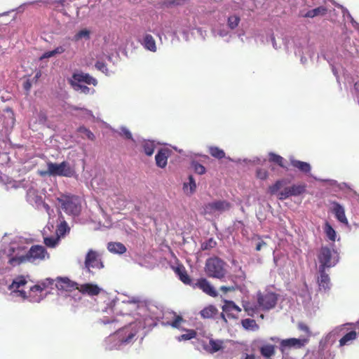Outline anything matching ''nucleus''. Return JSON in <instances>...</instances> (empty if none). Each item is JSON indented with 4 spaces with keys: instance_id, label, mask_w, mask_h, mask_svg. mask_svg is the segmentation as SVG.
I'll list each match as a JSON object with an SVG mask.
<instances>
[{
    "instance_id": "c03bdc74",
    "label": "nucleus",
    "mask_w": 359,
    "mask_h": 359,
    "mask_svg": "<svg viewBox=\"0 0 359 359\" xmlns=\"http://www.w3.org/2000/svg\"><path fill=\"white\" fill-rule=\"evenodd\" d=\"M65 0H55L51 4L55 9L62 12L64 10Z\"/></svg>"
},
{
    "instance_id": "e433bc0d",
    "label": "nucleus",
    "mask_w": 359,
    "mask_h": 359,
    "mask_svg": "<svg viewBox=\"0 0 359 359\" xmlns=\"http://www.w3.org/2000/svg\"><path fill=\"white\" fill-rule=\"evenodd\" d=\"M283 180H277L275 184L269 187V191L271 195L278 194V191L283 187Z\"/></svg>"
},
{
    "instance_id": "9d476101",
    "label": "nucleus",
    "mask_w": 359,
    "mask_h": 359,
    "mask_svg": "<svg viewBox=\"0 0 359 359\" xmlns=\"http://www.w3.org/2000/svg\"><path fill=\"white\" fill-rule=\"evenodd\" d=\"M231 208V204L226 201H216L209 203L204 206L205 214H212L215 211H224Z\"/></svg>"
},
{
    "instance_id": "f3484780",
    "label": "nucleus",
    "mask_w": 359,
    "mask_h": 359,
    "mask_svg": "<svg viewBox=\"0 0 359 359\" xmlns=\"http://www.w3.org/2000/svg\"><path fill=\"white\" fill-rule=\"evenodd\" d=\"M290 161L291 165L300 172L304 174H309L311 172V167L309 163L301 161L293 158H290Z\"/></svg>"
},
{
    "instance_id": "a878e982",
    "label": "nucleus",
    "mask_w": 359,
    "mask_h": 359,
    "mask_svg": "<svg viewBox=\"0 0 359 359\" xmlns=\"http://www.w3.org/2000/svg\"><path fill=\"white\" fill-rule=\"evenodd\" d=\"M260 353L265 358H271L275 354V346L272 344H266L260 347Z\"/></svg>"
},
{
    "instance_id": "2f4dec72",
    "label": "nucleus",
    "mask_w": 359,
    "mask_h": 359,
    "mask_svg": "<svg viewBox=\"0 0 359 359\" xmlns=\"http://www.w3.org/2000/svg\"><path fill=\"white\" fill-rule=\"evenodd\" d=\"M189 182L184 183V189L185 191H188L189 187V194H193L196 189V184L195 180L192 175H189L188 177Z\"/></svg>"
},
{
    "instance_id": "7ed1b4c3",
    "label": "nucleus",
    "mask_w": 359,
    "mask_h": 359,
    "mask_svg": "<svg viewBox=\"0 0 359 359\" xmlns=\"http://www.w3.org/2000/svg\"><path fill=\"white\" fill-rule=\"evenodd\" d=\"M319 262V268L322 270L334 266L339 260V255L337 250L327 246H322L317 255Z\"/></svg>"
},
{
    "instance_id": "a19ab883",
    "label": "nucleus",
    "mask_w": 359,
    "mask_h": 359,
    "mask_svg": "<svg viewBox=\"0 0 359 359\" xmlns=\"http://www.w3.org/2000/svg\"><path fill=\"white\" fill-rule=\"evenodd\" d=\"M240 22V18L236 15H232L230 16L228 18V26L231 29H233L236 28Z\"/></svg>"
},
{
    "instance_id": "c85d7f7f",
    "label": "nucleus",
    "mask_w": 359,
    "mask_h": 359,
    "mask_svg": "<svg viewBox=\"0 0 359 359\" xmlns=\"http://www.w3.org/2000/svg\"><path fill=\"white\" fill-rule=\"evenodd\" d=\"M210 154L217 159H222L225 157V152L217 147H210L209 148Z\"/></svg>"
},
{
    "instance_id": "20e7f679",
    "label": "nucleus",
    "mask_w": 359,
    "mask_h": 359,
    "mask_svg": "<svg viewBox=\"0 0 359 359\" xmlns=\"http://www.w3.org/2000/svg\"><path fill=\"white\" fill-rule=\"evenodd\" d=\"M226 263L219 257H210L205 262V271L208 277L222 279L225 277Z\"/></svg>"
},
{
    "instance_id": "393cba45",
    "label": "nucleus",
    "mask_w": 359,
    "mask_h": 359,
    "mask_svg": "<svg viewBox=\"0 0 359 359\" xmlns=\"http://www.w3.org/2000/svg\"><path fill=\"white\" fill-rule=\"evenodd\" d=\"M356 332L351 331L346 334L341 339L339 340V346H344L345 345L350 344L354 339H356Z\"/></svg>"
},
{
    "instance_id": "de8ad7c7",
    "label": "nucleus",
    "mask_w": 359,
    "mask_h": 359,
    "mask_svg": "<svg viewBox=\"0 0 359 359\" xmlns=\"http://www.w3.org/2000/svg\"><path fill=\"white\" fill-rule=\"evenodd\" d=\"M44 243L48 247L54 248L57 243V239L52 237L45 238Z\"/></svg>"
},
{
    "instance_id": "3c124183",
    "label": "nucleus",
    "mask_w": 359,
    "mask_h": 359,
    "mask_svg": "<svg viewBox=\"0 0 359 359\" xmlns=\"http://www.w3.org/2000/svg\"><path fill=\"white\" fill-rule=\"evenodd\" d=\"M120 135L121 136H123L126 139L133 140V136H132L131 133L129 131L128 129H127L125 127H122L121 128Z\"/></svg>"
},
{
    "instance_id": "dca6fc26",
    "label": "nucleus",
    "mask_w": 359,
    "mask_h": 359,
    "mask_svg": "<svg viewBox=\"0 0 359 359\" xmlns=\"http://www.w3.org/2000/svg\"><path fill=\"white\" fill-rule=\"evenodd\" d=\"M169 150L166 149H161L158 151L155 156L156 165L159 168H164L167 165Z\"/></svg>"
},
{
    "instance_id": "aec40b11",
    "label": "nucleus",
    "mask_w": 359,
    "mask_h": 359,
    "mask_svg": "<svg viewBox=\"0 0 359 359\" xmlns=\"http://www.w3.org/2000/svg\"><path fill=\"white\" fill-rule=\"evenodd\" d=\"M319 273L320 277L318 278V283L320 288L328 289L330 279L328 274L325 272V269H323L322 271V269L319 268Z\"/></svg>"
},
{
    "instance_id": "1a4fd4ad",
    "label": "nucleus",
    "mask_w": 359,
    "mask_h": 359,
    "mask_svg": "<svg viewBox=\"0 0 359 359\" xmlns=\"http://www.w3.org/2000/svg\"><path fill=\"white\" fill-rule=\"evenodd\" d=\"M308 339L290 338L282 339L280 342L279 348L281 353H284L286 350L290 349L292 348H301L304 347L308 343Z\"/></svg>"
},
{
    "instance_id": "39448f33",
    "label": "nucleus",
    "mask_w": 359,
    "mask_h": 359,
    "mask_svg": "<svg viewBox=\"0 0 359 359\" xmlns=\"http://www.w3.org/2000/svg\"><path fill=\"white\" fill-rule=\"evenodd\" d=\"M61 208L69 215H79L81 210V202L79 196L63 194L57 198Z\"/></svg>"
},
{
    "instance_id": "8fccbe9b",
    "label": "nucleus",
    "mask_w": 359,
    "mask_h": 359,
    "mask_svg": "<svg viewBox=\"0 0 359 359\" xmlns=\"http://www.w3.org/2000/svg\"><path fill=\"white\" fill-rule=\"evenodd\" d=\"M238 288V286L236 283H234L233 285L230 286H225L222 285L220 287L219 290L223 292L224 293H226L228 292H232L235 291Z\"/></svg>"
},
{
    "instance_id": "0eeeda50",
    "label": "nucleus",
    "mask_w": 359,
    "mask_h": 359,
    "mask_svg": "<svg viewBox=\"0 0 359 359\" xmlns=\"http://www.w3.org/2000/svg\"><path fill=\"white\" fill-rule=\"evenodd\" d=\"M305 184H293L291 187H285L283 191L278 192V198L280 201L285 200L290 196H297L306 191Z\"/></svg>"
},
{
    "instance_id": "423d86ee",
    "label": "nucleus",
    "mask_w": 359,
    "mask_h": 359,
    "mask_svg": "<svg viewBox=\"0 0 359 359\" xmlns=\"http://www.w3.org/2000/svg\"><path fill=\"white\" fill-rule=\"evenodd\" d=\"M258 306L262 310H270L275 307L278 301V296L273 292L265 291L258 292L257 294Z\"/></svg>"
},
{
    "instance_id": "69168bd1",
    "label": "nucleus",
    "mask_w": 359,
    "mask_h": 359,
    "mask_svg": "<svg viewBox=\"0 0 359 359\" xmlns=\"http://www.w3.org/2000/svg\"><path fill=\"white\" fill-rule=\"evenodd\" d=\"M239 277L241 280H243L245 277V273L242 271H241V275H239Z\"/></svg>"
},
{
    "instance_id": "c9c22d12",
    "label": "nucleus",
    "mask_w": 359,
    "mask_h": 359,
    "mask_svg": "<svg viewBox=\"0 0 359 359\" xmlns=\"http://www.w3.org/2000/svg\"><path fill=\"white\" fill-rule=\"evenodd\" d=\"M269 161L278 164L281 168H285V165L283 164L284 158L274 153L269 154Z\"/></svg>"
},
{
    "instance_id": "a211bd4d",
    "label": "nucleus",
    "mask_w": 359,
    "mask_h": 359,
    "mask_svg": "<svg viewBox=\"0 0 359 359\" xmlns=\"http://www.w3.org/2000/svg\"><path fill=\"white\" fill-rule=\"evenodd\" d=\"M73 79L78 82H84L88 85L93 84L96 86L97 83V80L88 74L85 73H74L72 76Z\"/></svg>"
},
{
    "instance_id": "6e6552de",
    "label": "nucleus",
    "mask_w": 359,
    "mask_h": 359,
    "mask_svg": "<svg viewBox=\"0 0 359 359\" xmlns=\"http://www.w3.org/2000/svg\"><path fill=\"white\" fill-rule=\"evenodd\" d=\"M84 264L85 268L89 272L90 271V269H100L104 267L98 253L93 250H90L87 252Z\"/></svg>"
},
{
    "instance_id": "bf43d9fd",
    "label": "nucleus",
    "mask_w": 359,
    "mask_h": 359,
    "mask_svg": "<svg viewBox=\"0 0 359 359\" xmlns=\"http://www.w3.org/2000/svg\"><path fill=\"white\" fill-rule=\"evenodd\" d=\"M55 55L62 54L65 51V49L62 46H58L53 50Z\"/></svg>"
},
{
    "instance_id": "0e129e2a",
    "label": "nucleus",
    "mask_w": 359,
    "mask_h": 359,
    "mask_svg": "<svg viewBox=\"0 0 359 359\" xmlns=\"http://www.w3.org/2000/svg\"><path fill=\"white\" fill-rule=\"evenodd\" d=\"M79 87L82 89L83 92H87L89 90V88L86 86H79Z\"/></svg>"
},
{
    "instance_id": "4be33fe9",
    "label": "nucleus",
    "mask_w": 359,
    "mask_h": 359,
    "mask_svg": "<svg viewBox=\"0 0 359 359\" xmlns=\"http://www.w3.org/2000/svg\"><path fill=\"white\" fill-rule=\"evenodd\" d=\"M107 249L114 253L123 254L126 252L125 245L118 242H111L108 243Z\"/></svg>"
},
{
    "instance_id": "37998d69",
    "label": "nucleus",
    "mask_w": 359,
    "mask_h": 359,
    "mask_svg": "<svg viewBox=\"0 0 359 359\" xmlns=\"http://www.w3.org/2000/svg\"><path fill=\"white\" fill-rule=\"evenodd\" d=\"M192 167L194 171L198 175H203L205 172V168L198 162H193Z\"/></svg>"
},
{
    "instance_id": "49530a36",
    "label": "nucleus",
    "mask_w": 359,
    "mask_h": 359,
    "mask_svg": "<svg viewBox=\"0 0 359 359\" xmlns=\"http://www.w3.org/2000/svg\"><path fill=\"white\" fill-rule=\"evenodd\" d=\"M37 120L39 124L45 125L48 120L46 114L43 111H40L37 114Z\"/></svg>"
},
{
    "instance_id": "9b49d317",
    "label": "nucleus",
    "mask_w": 359,
    "mask_h": 359,
    "mask_svg": "<svg viewBox=\"0 0 359 359\" xmlns=\"http://www.w3.org/2000/svg\"><path fill=\"white\" fill-rule=\"evenodd\" d=\"M193 287L201 290L204 293L210 297H215L217 296V292L215 287L205 278H198L193 285Z\"/></svg>"
},
{
    "instance_id": "4468645a",
    "label": "nucleus",
    "mask_w": 359,
    "mask_h": 359,
    "mask_svg": "<svg viewBox=\"0 0 359 359\" xmlns=\"http://www.w3.org/2000/svg\"><path fill=\"white\" fill-rule=\"evenodd\" d=\"M172 269L183 283L189 285H191V279L183 264H178L177 266H173Z\"/></svg>"
},
{
    "instance_id": "4d7b16f0",
    "label": "nucleus",
    "mask_w": 359,
    "mask_h": 359,
    "mask_svg": "<svg viewBox=\"0 0 359 359\" xmlns=\"http://www.w3.org/2000/svg\"><path fill=\"white\" fill-rule=\"evenodd\" d=\"M30 291L31 292H41L43 291V289L41 287V285L39 284H37V285H35L34 286H32L31 288H30Z\"/></svg>"
},
{
    "instance_id": "5701e85b",
    "label": "nucleus",
    "mask_w": 359,
    "mask_h": 359,
    "mask_svg": "<svg viewBox=\"0 0 359 359\" xmlns=\"http://www.w3.org/2000/svg\"><path fill=\"white\" fill-rule=\"evenodd\" d=\"M218 312L217 308L213 305H209L201 311L200 314L203 318H213Z\"/></svg>"
},
{
    "instance_id": "13d9d810",
    "label": "nucleus",
    "mask_w": 359,
    "mask_h": 359,
    "mask_svg": "<svg viewBox=\"0 0 359 359\" xmlns=\"http://www.w3.org/2000/svg\"><path fill=\"white\" fill-rule=\"evenodd\" d=\"M354 92L359 102V81L354 83Z\"/></svg>"
},
{
    "instance_id": "09e8293b",
    "label": "nucleus",
    "mask_w": 359,
    "mask_h": 359,
    "mask_svg": "<svg viewBox=\"0 0 359 359\" xmlns=\"http://www.w3.org/2000/svg\"><path fill=\"white\" fill-rule=\"evenodd\" d=\"M184 320L180 316H175L174 320L170 323V325L175 328H180V324Z\"/></svg>"
},
{
    "instance_id": "e2e57ef3",
    "label": "nucleus",
    "mask_w": 359,
    "mask_h": 359,
    "mask_svg": "<svg viewBox=\"0 0 359 359\" xmlns=\"http://www.w3.org/2000/svg\"><path fill=\"white\" fill-rule=\"evenodd\" d=\"M135 333H130L128 336L125 339H122V341L123 342H129L135 337Z\"/></svg>"
},
{
    "instance_id": "680f3d73",
    "label": "nucleus",
    "mask_w": 359,
    "mask_h": 359,
    "mask_svg": "<svg viewBox=\"0 0 359 359\" xmlns=\"http://www.w3.org/2000/svg\"><path fill=\"white\" fill-rule=\"evenodd\" d=\"M24 88L27 90V91H29L32 87V84H31V82L27 80L26 81L25 83H24Z\"/></svg>"
},
{
    "instance_id": "ddd939ff",
    "label": "nucleus",
    "mask_w": 359,
    "mask_h": 359,
    "mask_svg": "<svg viewBox=\"0 0 359 359\" xmlns=\"http://www.w3.org/2000/svg\"><path fill=\"white\" fill-rule=\"evenodd\" d=\"M55 285L57 289L66 291H72V290L78 289V284L67 277L57 278Z\"/></svg>"
},
{
    "instance_id": "774afa93",
    "label": "nucleus",
    "mask_w": 359,
    "mask_h": 359,
    "mask_svg": "<svg viewBox=\"0 0 359 359\" xmlns=\"http://www.w3.org/2000/svg\"><path fill=\"white\" fill-rule=\"evenodd\" d=\"M43 206L45 207V208H46V210H49V208H50L49 205H48V204H46V203H44V204H43Z\"/></svg>"
},
{
    "instance_id": "f704fd0d",
    "label": "nucleus",
    "mask_w": 359,
    "mask_h": 359,
    "mask_svg": "<svg viewBox=\"0 0 359 359\" xmlns=\"http://www.w3.org/2000/svg\"><path fill=\"white\" fill-rule=\"evenodd\" d=\"M90 32L89 30H88L86 29H81L79 32H78L74 36L73 40L74 41H80L82 39H90Z\"/></svg>"
},
{
    "instance_id": "f03ea898",
    "label": "nucleus",
    "mask_w": 359,
    "mask_h": 359,
    "mask_svg": "<svg viewBox=\"0 0 359 359\" xmlns=\"http://www.w3.org/2000/svg\"><path fill=\"white\" fill-rule=\"evenodd\" d=\"M47 251L41 245H33L25 255L11 257L8 263L12 266L20 265L25 262H34L36 260H43L47 255Z\"/></svg>"
},
{
    "instance_id": "412c9836",
    "label": "nucleus",
    "mask_w": 359,
    "mask_h": 359,
    "mask_svg": "<svg viewBox=\"0 0 359 359\" xmlns=\"http://www.w3.org/2000/svg\"><path fill=\"white\" fill-rule=\"evenodd\" d=\"M327 9L325 6H319L312 10L308 11L303 15L304 18H313L316 16H323L327 13Z\"/></svg>"
},
{
    "instance_id": "a18cd8bd",
    "label": "nucleus",
    "mask_w": 359,
    "mask_h": 359,
    "mask_svg": "<svg viewBox=\"0 0 359 359\" xmlns=\"http://www.w3.org/2000/svg\"><path fill=\"white\" fill-rule=\"evenodd\" d=\"M256 176L260 180H266L269 176V173L265 169L258 168L256 171Z\"/></svg>"
},
{
    "instance_id": "79ce46f5",
    "label": "nucleus",
    "mask_w": 359,
    "mask_h": 359,
    "mask_svg": "<svg viewBox=\"0 0 359 359\" xmlns=\"http://www.w3.org/2000/svg\"><path fill=\"white\" fill-rule=\"evenodd\" d=\"M79 132L82 134H84L86 136V137L90 140L93 141L95 139L94 134L89 129L84 126L80 127L79 128Z\"/></svg>"
},
{
    "instance_id": "58836bf2",
    "label": "nucleus",
    "mask_w": 359,
    "mask_h": 359,
    "mask_svg": "<svg viewBox=\"0 0 359 359\" xmlns=\"http://www.w3.org/2000/svg\"><path fill=\"white\" fill-rule=\"evenodd\" d=\"M57 231L60 236H64L67 232L69 231V227L65 220L62 221L57 226Z\"/></svg>"
},
{
    "instance_id": "4c0bfd02",
    "label": "nucleus",
    "mask_w": 359,
    "mask_h": 359,
    "mask_svg": "<svg viewBox=\"0 0 359 359\" xmlns=\"http://www.w3.org/2000/svg\"><path fill=\"white\" fill-rule=\"evenodd\" d=\"M26 283L27 280L25 279V278L22 276H20L13 281L11 287L17 290L19 289L20 287L25 285Z\"/></svg>"
},
{
    "instance_id": "c756f323",
    "label": "nucleus",
    "mask_w": 359,
    "mask_h": 359,
    "mask_svg": "<svg viewBox=\"0 0 359 359\" xmlns=\"http://www.w3.org/2000/svg\"><path fill=\"white\" fill-rule=\"evenodd\" d=\"M142 148L145 154L150 156L154 154V142L150 140L144 141L142 143Z\"/></svg>"
},
{
    "instance_id": "72a5a7b5",
    "label": "nucleus",
    "mask_w": 359,
    "mask_h": 359,
    "mask_svg": "<svg viewBox=\"0 0 359 359\" xmlns=\"http://www.w3.org/2000/svg\"><path fill=\"white\" fill-rule=\"evenodd\" d=\"M243 309L247 312L248 316H253L254 313L258 310L256 305L252 304L250 302H246L243 304Z\"/></svg>"
},
{
    "instance_id": "864d4df0",
    "label": "nucleus",
    "mask_w": 359,
    "mask_h": 359,
    "mask_svg": "<svg viewBox=\"0 0 359 359\" xmlns=\"http://www.w3.org/2000/svg\"><path fill=\"white\" fill-rule=\"evenodd\" d=\"M54 283V280L51 278H46L44 281L39 283L41 285V287L44 290L46 288L48 287L49 286L52 285Z\"/></svg>"
},
{
    "instance_id": "f8f14e48",
    "label": "nucleus",
    "mask_w": 359,
    "mask_h": 359,
    "mask_svg": "<svg viewBox=\"0 0 359 359\" xmlns=\"http://www.w3.org/2000/svg\"><path fill=\"white\" fill-rule=\"evenodd\" d=\"M203 348L208 353L213 354L224 348V341L211 338L208 344H203Z\"/></svg>"
},
{
    "instance_id": "2eb2a0df",
    "label": "nucleus",
    "mask_w": 359,
    "mask_h": 359,
    "mask_svg": "<svg viewBox=\"0 0 359 359\" xmlns=\"http://www.w3.org/2000/svg\"><path fill=\"white\" fill-rule=\"evenodd\" d=\"M82 294H88L90 296L97 295L100 292V288L97 285L91 283H85L78 286V289Z\"/></svg>"
},
{
    "instance_id": "338daca9",
    "label": "nucleus",
    "mask_w": 359,
    "mask_h": 359,
    "mask_svg": "<svg viewBox=\"0 0 359 359\" xmlns=\"http://www.w3.org/2000/svg\"><path fill=\"white\" fill-rule=\"evenodd\" d=\"M221 317H222V318L225 322H226V318H225V316H224V313H221Z\"/></svg>"
},
{
    "instance_id": "5fc2aeb1",
    "label": "nucleus",
    "mask_w": 359,
    "mask_h": 359,
    "mask_svg": "<svg viewBox=\"0 0 359 359\" xmlns=\"http://www.w3.org/2000/svg\"><path fill=\"white\" fill-rule=\"evenodd\" d=\"M298 328L301 331L306 332L308 335H310V330L309 327L304 323H299L298 324Z\"/></svg>"
},
{
    "instance_id": "ea45409f",
    "label": "nucleus",
    "mask_w": 359,
    "mask_h": 359,
    "mask_svg": "<svg viewBox=\"0 0 359 359\" xmlns=\"http://www.w3.org/2000/svg\"><path fill=\"white\" fill-rule=\"evenodd\" d=\"M217 245V242L212 238H210L205 242L201 244V249L203 250H210L214 248Z\"/></svg>"
},
{
    "instance_id": "473e14b6",
    "label": "nucleus",
    "mask_w": 359,
    "mask_h": 359,
    "mask_svg": "<svg viewBox=\"0 0 359 359\" xmlns=\"http://www.w3.org/2000/svg\"><path fill=\"white\" fill-rule=\"evenodd\" d=\"M187 333L181 334L180 336L177 337V340L179 341H187L191 339L196 338L197 335V332L194 330H186Z\"/></svg>"
},
{
    "instance_id": "603ef678",
    "label": "nucleus",
    "mask_w": 359,
    "mask_h": 359,
    "mask_svg": "<svg viewBox=\"0 0 359 359\" xmlns=\"http://www.w3.org/2000/svg\"><path fill=\"white\" fill-rule=\"evenodd\" d=\"M95 67L103 73L107 74V65L102 61H97L95 63Z\"/></svg>"
},
{
    "instance_id": "6ab92c4d",
    "label": "nucleus",
    "mask_w": 359,
    "mask_h": 359,
    "mask_svg": "<svg viewBox=\"0 0 359 359\" xmlns=\"http://www.w3.org/2000/svg\"><path fill=\"white\" fill-rule=\"evenodd\" d=\"M332 212L334 214L336 218L341 223L347 224L348 220L345 215L344 208L338 203H333Z\"/></svg>"
},
{
    "instance_id": "052dcab7",
    "label": "nucleus",
    "mask_w": 359,
    "mask_h": 359,
    "mask_svg": "<svg viewBox=\"0 0 359 359\" xmlns=\"http://www.w3.org/2000/svg\"><path fill=\"white\" fill-rule=\"evenodd\" d=\"M266 243L263 241H261L260 242H259L257 245H256V250L257 251H260L262 248L263 246H266Z\"/></svg>"
},
{
    "instance_id": "f257e3e1",
    "label": "nucleus",
    "mask_w": 359,
    "mask_h": 359,
    "mask_svg": "<svg viewBox=\"0 0 359 359\" xmlns=\"http://www.w3.org/2000/svg\"><path fill=\"white\" fill-rule=\"evenodd\" d=\"M38 174L41 177L46 176H60L72 177L75 174L74 169L67 161H62L60 163L47 162V170H39Z\"/></svg>"
},
{
    "instance_id": "bb28decb",
    "label": "nucleus",
    "mask_w": 359,
    "mask_h": 359,
    "mask_svg": "<svg viewBox=\"0 0 359 359\" xmlns=\"http://www.w3.org/2000/svg\"><path fill=\"white\" fill-rule=\"evenodd\" d=\"M241 325L244 329L247 330H257L259 329V325L257 324L256 321L253 319L246 318L241 320Z\"/></svg>"
},
{
    "instance_id": "cd10ccee",
    "label": "nucleus",
    "mask_w": 359,
    "mask_h": 359,
    "mask_svg": "<svg viewBox=\"0 0 359 359\" xmlns=\"http://www.w3.org/2000/svg\"><path fill=\"white\" fill-rule=\"evenodd\" d=\"M223 311L230 313L231 311L241 312V309L237 306L233 301L225 300L224 305L222 306Z\"/></svg>"
},
{
    "instance_id": "6e6d98bb",
    "label": "nucleus",
    "mask_w": 359,
    "mask_h": 359,
    "mask_svg": "<svg viewBox=\"0 0 359 359\" xmlns=\"http://www.w3.org/2000/svg\"><path fill=\"white\" fill-rule=\"evenodd\" d=\"M53 56H55V53H54L53 50H50V51H47V52L44 53L41 55V60H43V59H45V58H49V57H53Z\"/></svg>"
},
{
    "instance_id": "7c9ffc66",
    "label": "nucleus",
    "mask_w": 359,
    "mask_h": 359,
    "mask_svg": "<svg viewBox=\"0 0 359 359\" xmlns=\"http://www.w3.org/2000/svg\"><path fill=\"white\" fill-rule=\"evenodd\" d=\"M324 230L327 237L330 241L333 242L335 241L337 236L336 231L328 222L325 223Z\"/></svg>"
},
{
    "instance_id": "b1692460",
    "label": "nucleus",
    "mask_w": 359,
    "mask_h": 359,
    "mask_svg": "<svg viewBox=\"0 0 359 359\" xmlns=\"http://www.w3.org/2000/svg\"><path fill=\"white\" fill-rule=\"evenodd\" d=\"M144 46L146 49L151 51H156V41L151 34H146L144 37Z\"/></svg>"
}]
</instances>
